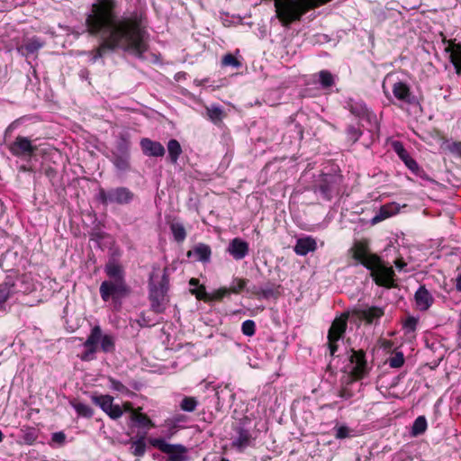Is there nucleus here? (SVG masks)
Segmentation results:
<instances>
[{
    "mask_svg": "<svg viewBox=\"0 0 461 461\" xmlns=\"http://www.w3.org/2000/svg\"><path fill=\"white\" fill-rule=\"evenodd\" d=\"M34 290V281L31 273L9 274L0 284V312L5 311V303L18 294H29Z\"/></svg>",
    "mask_w": 461,
    "mask_h": 461,
    "instance_id": "f03ea898",
    "label": "nucleus"
},
{
    "mask_svg": "<svg viewBox=\"0 0 461 461\" xmlns=\"http://www.w3.org/2000/svg\"><path fill=\"white\" fill-rule=\"evenodd\" d=\"M399 212V206L395 203H391L381 206L379 212L371 220L372 224H376Z\"/></svg>",
    "mask_w": 461,
    "mask_h": 461,
    "instance_id": "bb28decb",
    "label": "nucleus"
},
{
    "mask_svg": "<svg viewBox=\"0 0 461 461\" xmlns=\"http://www.w3.org/2000/svg\"><path fill=\"white\" fill-rule=\"evenodd\" d=\"M416 306L420 311H427L434 303V298L425 285H420L414 294Z\"/></svg>",
    "mask_w": 461,
    "mask_h": 461,
    "instance_id": "5701e85b",
    "label": "nucleus"
},
{
    "mask_svg": "<svg viewBox=\"0 0 461 461\" xmlns=\"http://www.w3.org/2000/svg\"><path fill=\"white\" fill-rule=\"evenodd\" d=\"M236 437L232 440V447L238 449L239 451H243L248 447L252 446L255 438H253L249 429L244 428L243 426H239L235 429Z\"/></svg>",
    "mask_w": 461,
    "mask_h": 461,
    "instance_id": "aec40b11",
    "label": "nucleus"
},
{
    "mask_svg": "<svg viewBox=\"0 0 461 461\" xmlns=\"http://www.w3.org/2000/svg\"><path fill=\"white\" fill-rule=\"evenodd\" d=\"M141 150L148 157H163L166 153L164 146L149 138H142L140 142Z\"/></svg>",
    "mask_w": 461,
    "mask_h": 461,
    "instance_id": "412c9836",
    "label": "nucleus"
},
{
    "mask_svg": "<svg viewBox=\"0 0 461 461\" xmlns=\"http://www.w3.org/2000/svg\"><path fill=\"white\" fill-rule=\"evenodd\" d=\"M38 438V435L34 429H29L23 436V438L26 444H33Z\"/></svg>",
    "mask_w": 461,
    "mask_h": 461,
    "instance_id": "3c124183",
    "label": "nucleus"
},
{
    "mask_svg": "<svg viewBox=\"0 0 461 461\" xmlns=\"http://www.w3.org/2000/svg\"><path fill=\"white\" fill-rule=\"evenodd\" d=\"M279 285L268 282L260 287V295L263 299L276 298L279 295Z\"/></svg>",
    "mask_w": 461,
    "mask_h": 461,
    "instance_id": "e433bc0d",
    "label": "nucleus"
},
{
    "mask_svg": "<svg viewBox=\"0 0 461 461\" xmlns=\"http://www.w3.org/2000/svg\"><path fill=\"white\" fill-rule=\"evenodd\" d=\"M353 315L360 321H364L366 324L376 325L381 317L384 315V309L378 306H363L354 309Z\"/></svg>",
    "mask_w": 461,
    "mask_h": 461,
    "instance_id": "dca6fc26",
    "label": "nucleus"
},
{
    "mask_svg": "<svg viewBox=\"0 0 461 461\" xmlns=\"http://www.w3.org/2000/svg\"><path fill=\"white\" fill-rule=\"evenodd\" d=\"M231 291L230 287H220L219 289L214 290L210 294L211 301H221L225 297H229L231 294Z\"/></svg>",
    "mask_w": 461,
    "mask_h": 461,
    "instance_id": "c03bdc74",
    "label": "nucleus"
},
{
    "mask_svg": "<svg viewBox=\"0 0 461 461\" xmlns=\"http://www.w3.org/2000/svg\"><path fill=\"white\" fill-rule=\"evenodd\" d=\"M316 249L317 242L310 236L298 239L294 248V252L299 256H306L309 252H314Z\"/></svg>",
    "mask_w": 461,
    "mask_h": 461,
    "instance_id": "b1692460",
    "label": "nucleus"
},
{
    "mask_svg": "<svg viewBox=\"0 0 461 461\" xmlns=\"http://www.w3.org/2000/svg\"><path fill=\"white\" fill-rule=\"evenodd\" d=\"M136 198V194L126 186H117L110 189L99 188L97 199L103 205L117 204L129 205Z\"/></svg>",
    "mask_w": 461,
    "mask_h": 461,
    "instance_id": "423d86ee",
    "label": "nucleus"
},
{
    "mask_svg": "<svg viewBox=\"0 0 461 461\" xmlns=\"http://www.w3.org/2000/svg\"><path fill=\"white\" fill-rule=\"evenodd\" d=\"M170 230H171L173 237L176 242L181 243L185 240L186 231L182 223H179V222L171 223Z\"/></svg>",
    "mask_w": 461,
    "mask_h": 461,
    "instance_id": "58836bf2",
    "label": "nucleus"
},
{
    "mask_svg": "<svg viewBox=\"0 0 461 461\" xmlns=\"http://www.w3.org/2000/svg\"><path fill=\"white\" fill-rule=\"evenodd\" d=\"M116 0H97L92 5V13L86 19L88 32L102 38L100 45L89 51L92 63L116 50L142 59L149 49L146 12L135 9L116 17Z\"/></svg>",
    "mask_w": 461,
    "mask_h": 461,
    "instance_id": "f257e3e1",
    "label": "nucleus"
},
{
    "mask_svg": "<svg viewBox=\"0 0 461 461\" xmlns=\"http://www.w3.org/2000/svg\"><path fill=\"white\" fill-rule=\"evenodd\" d=\"M427 427H428V423H427V420H426L425 416L417 417L412 424V427H411V436L418 437V436L422 435L426 431Z\"/></svg>",
    "mask_w": 461,
    "mask_h": 461,
    "instance_id": "c9c22d12",
    "label": "nucleus"
},
{
    "mask_svg": "<svg viewBox=\"0 0 461 461\" xmlns=\"http://www.w3.org/2000/svg\"><path fill=\"white\" fill-rule=\"evenodd\" d=\"M458 329L461 331V312H460V316H459V321H458Z\"/></svg>",
    "mask_w": 461,
    "mask_h": 461,
    "instance_id": "774afa93",
    "label": "nucleus"
},
{
    "mask_svg": "<svg viewBox=\"0 0 461 461\" xmlns=\"http://www.w3.org/2000/svg\"><path fill=\"white\" fill-rule=\"evenodd\" d=\"M335 429H336V434H335L336 438L342 439V438H346L349 437L350 429L347 426H339V427L336 428Z\"/></svg>",
    "mask_w": 461,
    "mask_h": 461,
    "instance_id": "864d4df0",
    "label": "nucleus"
},
{
    "mask_svg": "<svg viewBox=\"0 0 461 461\" xmlns=\"http://www.w3.org/2000/svg\"><path fill=\"white\" fill-rule=\"evenodd\" d=\"M168 159L172 164H176L182 153V148L178 140L175 139L169 140L167 142Z\"/></svg>",
    "mask_w": 461,
    "mask_h": 461,
    "instance_id": "c756f323",
    "label": "nucleus"
},
{
    "mask_svg": "<svg viewBox=\"0 0 461 461\" xmlns=\"http://www.w3.org/2000/svg\"><path fill=\"white\" fill-rule=\"evenodd\" d=\"M176 426L173 425L172 428H170L169 432L167 434L168 438L172 437L176 433Z\"/></svg>",
    "mask_w": 461,
    "mask_h": 461,
    "instance_id": "e2e57ef3",
    "label": "nucleus"
},
{
    "mask_svg": "<svg viewBox=\"0 0 461 461\" xmlns=\"http://www.w3.org/2000/svg\"><path fill=\"white\" fill-rule=\"evenodd\" d=\"M131 450L135 456H143L146 452L145 438L142 436L140 438L131 442Z\"/></svg>",
    "mask_w": 461,
    "mask_h": 461,
    "instance_id": "ea45409f",
    "label": "nucleus"
},
{
    "mask_svg": "<svg viewBox=\"0 0 461 461\" xmlns=\"http://www.w3.org/2000/svg\"><path fill=\"white\" fill-rule=\"evenodd\" d=\"M92 402L113 420L119 419L123 413L119 404H113V398L111 395H93Z\"/></svg>",
    "mask_w": 461,
    "mask_h": 461,
    "instance_id": "f3484780",
    "label": "nucleus"
},
{
    "mask_svg": "<svg viewBox=\"0 0 461 461\" xmlns=\"http://www.w3.org/2000/svg\"><path fill=\"white\" fill-rule=\"evenodd\" d=\"M241 331L245 336L251 337L256 332V323L252 320L243 321L241 325Z\"/></svg>",
    "mask_w": 461,
    "mask_h": 461,
    "instance_id": "a18cd8bd",
    "label": "nucleus"
},
{
    "mask_svg": "<svg viewBox=\"0 0 461 461\" xmlns=\"http://www.w3.org/2000/svg\"><path fill=\"white\" fill-rule=\"evenodd\" d=\"M226 251L233 258V259L240 261L249 255V245L241 238H234L230 240Z\"/></svg>",
    "mask_w": 461,
    "mask_h": 461,
    "instance_id": "6ab92c4d",
    "label": "nucleus"
},
{
    "mask_svg": "<svg viewBox=\"0 0 461 461\" xmlns=\"http://www.w3.org/2000/svg\"><path fill=\"white\" fill-rule=\"evenodd\" d=\"M318 77L322 89H329L335 85L334 76L328 70L320 71Z\"/></svg>",
    "mask_w": 461,
    "mask_h": 461,
    "instance_id": "4c0bfd02",
    "label": "nucleus"
},
{
    "mask_svg": "<svg viewBox=\"0 0 461 461\" xmlns=\"http://www.w3.org/2000/svg\"><path fill=\"white\" fill-rule=\"evenodd\" d=\"M383 89H384V93L385 94V95L387 96V98L389 99V101H390L391 103H393V100H392V97L390 96L389 93L385 90V86H384V84H383Z\"/></svg>",
    "mask_w": 461,
    "mask_h": 461,
    "instance_id": "69168bd1",
    "label": "nucleus"
},
{
    "mask_svg": "<svg viewBox=\"0 0 461 461\" xmlns=\"http://www.w3.org/2000/svg\"><path fill=\"white\" fill-rule=\"evenodd\" d=\"M99 343L100 349L104 353H111L115 349L114 337L111 334H103L101 327L95 325L92 328L90 334L83 344L86 350L80 356L81 360L91 361L95 359Z\"/></svg>",
    "mask_w": 461,
    "mask_h": 461,
    "instance_id": "7ed1b4c3",
    "label": "nucleus"
},
{
    "mask_svg": "<svg viewBox=\"0 0 461 461\" xmlns=\"http://www.w3.org/2000/svg\"><path fill=\"white\" fill-rule=\"evenodd\" d=\"M21 259L22 258L16 251L7 250L2 255L0 259V267L4 271L13 274L14 267L19 265Z\"/></svg>",
    "mask_w": 461,
    "mask_h": 461,
    "instance_id": "393cba45",
    "label": "nucleus"
},
{
    "mask_svg": "<svg viewBox=\"0 0 461 461\" xmlns=\"http://www.w3.org/2000/svg\"><path fill=\"white\" fill-rule=\"evenodd\" d=\"M99 292L104 302L112 299L114 303H121V300L130 294L131 288L126 280H105L101 284Z\"/></svg>",
    "mask_w": 461,
    "mask_h": 461,
    "instance_id": "6e6552de",
    "label": "nucleus"
},
{
    "mask_svg": "<svg viewBox=\"0 0 461 461\" xmlns=\"http://www.w3.org/2000/svg\"><path fill=\"white\" fill-rule=\"evenodd\" d=\"M345 108L356 117L365 120L370 126H378L375 113L370 111L363 101L349 98L346 101Z\"/></svg>",
    "mask_w": 461,
    "mask_h": 461,
    "instance_id": "2eb2a0df",
    "label": "nucleus"
},
{
    "mask_svg": "<svg viewBox=\"0 0 461 461\" xmlns=\"http://www.w3.org/2000/svg\"><path fill=\"white\" fill-rule=\"evenodd\" d=\"M169 280L166 274L162 276L160 282L157 285L153 282L149 284V299L150 301V309L155 313H162L165 312L167 303V291Z\"/></svg>",
    "mask_w": 461,
    "mask_h": 461,
    "instance_id": "0eeeda50",
    "label": "nucleus"
},
{
    "mask_svg": "<svg viewBox=\"0 0 461 461\" xmlns=\"http://www.w3.org/2000/svg\"><path fill=\"white\" fill-rule=\"evenodd\" d=\"M8 149L13 156L29 160L35 155L38 148L32 143L30 138L18 135L15 140L8 145Z\"/></svg>",
    "mask_w": 461,
    "mask_h": 461,
    "instance_id": "f8f14e48",
    "label": "nucleus"
},
{
    "mask_svg": "<svg viewBox=\"0 0 461 461\" xmlns=\"http://www.w3.org/2000/svg\"><path fill=\"white\" fill-rule=\"evenodd\" d=\"M73 407L79 416H82L85 418H91L94 415L93 409L87 404H85L82 402H77V403L73 404Z\"/></svg>",
    "mask_w": 461,
    "mask_h": 461,
    "instance_id": "37998d69",
    "label": "nucleus"
},
{
    "mask_svg": "<svg viewBox=\"0 0 461 461\" xmlns=\"http://www.w3.org/2000/svg\"><path fill=\"white\" fill-rule=\"evenodd\" d=\"M20 120H15L11 122L8 127L5 131V140L6 141L8 138L12 136L13 131L18 127Z\"/></svg>",
    "mask_w": 461,
    "mask_h": 461,
    "instance_id": "5fc2aeb1",
    "label": "nucleus"
},
{
    "mask_svg": "<svg viewBox=\"0 0 461 461\" xmlns=\"http://www.w3.org/2000/svg\"><path fill=\"white\" fill-rule=\"evenodd\" d=\"M248 279L234 277L232 279L230 289L232 294H239L247 288Z\"/></svg>",
    "mask_w": 461,
    "mask_h": 461,
    "instance_id": "a19ab883",
    "label": "nucleus"
},
{
    "mask_svg": "<svg viewBox=\"0 0 461 461\" xmlns=\"http://www.w3.org/2000/svg\"><path fill=\"white\" fill-rule=\"evenodd\" d=\"M221 63L225 67L231 66L236 68L241 66V63L230 53L223 56Z\"/></svg>",
    "mask_w": 461,
    "mask_h": 461,
    "instance_id": "09e8293b",
    "label": "nucleus"
},
{
    "mask_svg": "<svg viewBox=\"0 0 461 461\" xmlns=\"http://www.w3.org/2000/svg\"><path fill=\"white\" fill-rule=\"evenodd\" d=\"M339 396L345 400H348L353 396V393L350 389L344 387L339 392Z\"/></svg>",
    "mask_w": 461,
    "mask_h": 461,
    "instance_id": "13d9d810",
    "label": "nucleus"
},
{
    "mask_svg": "<svg viewBox=\"0 0 461 461\" xmlns=\"http://www.w3.org/2000/svg\"><path fill=\"white\" fill-rule=\"evenodd\" d=\"M190 285L196 286L199 284V281L195 278H191L189 281Z\"/></svg>",
    "mask_w": 461,
    "mask_h": 461,
    "instance_id": "0e129e2a",
    "label": "nucleus"
},
{
    "mask_svg": "<svg viewBox=\"0 0 461 461\" xmlns=\"http://www.w3.org/2000/svg\"><path fill=\"white\" fill-rule=\"evenodd\" d=\"M393 3H388V4L386 5V8H387V9H394V7L393 6Z\"/></svg>",
    "mask_w": 461,
    "mask_h": 461,
    "instance_id": "338daca9",
    "label": "nucleus"
},
{
    "mask_svg": "<svg viewBox=\"0 0 461 461\" xmlns=\"http://www.w3.org/2000/svg\"><path fill=\"white\" fill-rule=\"evenodd\" d=\"M341 183L340 175L321 174L314 180L312 190L321 199L330 201L339 194Z\"/></svg>",
    "mask_w": 461,
    "mask_h": 461,
    "instance_id": "39448f33",
    "label": "nucleus"
},
{
    "mask_svg": "<svg viewBox=\"0 0 461 461\" xmlns=\"http://www.w3.org/2000/svg\"><path fill=\"white\" fill-rule=\"evenodd\" d=\"M408 169L416 176L426 182H434V180L425 172V170L420 167L417 161L413 158L406 165Z\"/></svg>",
    "mask_w": 461,
    "mask_h": 461,
    "instance_id": "2f4dec72",
    "label": "nucleus"
},
{
    "mask_svg": "<svg viewBox=\"0 0 461 461\" xmlns=\"http://www.w3.org/2000/svg\"><path fill=\"white\" fill-rule=\"evenodd\" d=\"M348 313H342L336 318L328 331V348L331 357L338 351V342L343 339L348 326Z\"/></svg>",
    "mask_w": 461,
    "mask_h": 461,
    "instance_id": "9d476101",
    "label": "nucleus"
},
{
    "mask_svg": "<svg viewBox=\"0 0 461 461\" xmlns=\"http://www.w3.org/2000/svg\"><path fill=\"white\" fill-rule=\"evenodd\" d=\"M198 405V402L194 397L185 396L180 402V408L185 411H194Z\"/></svg>",
    "mask_w": 461,
    "mask_h": 461,
    "instance_id": "79ce46f5",
    "label": "nucleus"
},
{
    "mask_svg": "<svg viewBox=\"0 0 461 461\" xmlns=\"http://www.w3.org/2000/svg\"><path fill=\"white\" fill-rule=\"evenodd\" d=\"M115 168L121 172L131 169V140L127 132H122L117 136L111 155L107 157Z\"/></svg>",
    "mask_w": 461,
    "mask_h": 461,
    "instance_id": "20e7f679",
    "label": "nucleus"
},
{
    "mask_svg": "<svg viewBox=\"0 0 461 461\" xmlns=\"http://www.w3.org/2000/svg\"><path fill=\"white\" fill-rule=\"evenodd\" d=\"M131 420L140 428L154 427L153 422L146 414L138 412L134 410L131 412Z\"/></svg>",
    "mask_w": 461,
    "mask_h": 461,
    "instance_id": "473e14b6",
    "label": "nucleus"
},
{
    "mask_svg": "<svg viewBox=\"0 0 461 461\" xmlns=\"http://www.w3.org/2000/svg\"><path fill=\"white\" fill-rule=\"evenodd\" d=\"M367 269L370 270V276L377 285L384 287L393 285L394 271L392 267L386 266L380 257H378L377 262Z\"/></svg>",
    "mask_w": 461,
    "mask_h": 461,
    "instance_id": "9b49d317",
    "label": "nucleus"
},
{
    "mask_svg": "<svg viewBox=\"0 0 461 461\" xmlns=\"http://www.w3.org/2000/svg\"><path fill=\"white\" fill-rule=\"evenodd\" d=\"M348 359V370L355 379H361L368 374L369 367L364 350H355L354 348H351Z\"/></svg>",
    "mask_w": 461,
    "mask_h": 461,
    "instance_id": "4468645a",
    "label": "nucleus"
},
{
    "mask_svg": "<svg viewBox=\"0 0 461 461\" xmlns=\"http://www.w3.org/2000/svg\"><path fill=\"white\" fill-rule=\"evenodd\" d=\"M246 291L248 293H250L252 295L258 297V298H261V295H260V287H258L256 285L252 286V287H249V288H246Z\"/></svg>",
    "mask_w": 461,
    "mask_h": 461,
    "instance_id": "bf43d9fd",
    "label": "nucleus"
},
{
    "mask_svg": "<svg viewBox=\"0 0 461 461\" xmlns=\"http://www.w3.org/2000/svg\"><path fill=\"white\" fill-rule=\"evenodd\" d=\"M206 114L212 122L218 125L224 117V111L219 105H211L206 107Z\"/></svg>",
    "mask_w": 461,
    "mask_h": 461,
    "instance_id": "7c9ffc66",
    "label": "nucleus"
},
{
    "mask_svg": "<svg viewBox=\"0 0 461 461\" xmlns=\"http://www.w3.org/2000/svg\"><path fill=\"white\" fill-rule=\"evenodd\" d=\"M104 272L109 280H125L123 267L114 258L109 259L106 263Z\"/></svg>",
    "mask_w": 461,
    "mask_h": 461,
    "instance_id": "a878e982",
    "label": "nucleus"
},
{
    "mask_svg": "<svg viewBox=\"0 0 461 461\" xmlns=\"http://www.w3.org/2000/svg\"><path fill=\"white\" fill-rule=\"evenodd\" d=\"M417 320L414 318V317H409L406 319L405 322H404V327L410 330V331H413L415 330L416 327H417Z\"/></svg>",
    "mask_w": 461,
    "mask_h": 461,
    "instance_id": "6e6d98bb",
    "label": "nucleus"
},
{
    "mask_svg": "<svg viewBox=\"0 0 461 461\" xmlns=\"http://www.w3.org/2000/svg\"><path fill=\"white\" fill-rule=\"evenodd\" d=\"M108 383H109V387L113 391L119 392L121 393H129V389L124 384H122L120 381H118L113 377H109Z\"/></svg>",
    "mask_w": 461,
    "mask_h": 461,
    "instance_id": "49530a36",
    "label": "nucleus"
},
{
    "mask_svg": "<svg viewBox=\"0 0 461 461\" xmlns=\"http://www.w3.org/2000/svg\"><path fill=\"white\" fill-rule=\"evenodd\" d=\"M45 45V41L39 37L33 36L23 41L17 47V51L24 57L35 54Z\"/></svg>",
    "mask_w": 461,
    "mask_h": 461,
    "instance_id": "4be33fe9",
    "label": "nucleus"
},
{
    "mask_svg": "<svg viewBox=\"0 0 461 461\" xmlns=\"http://www.w3.org/2000/svg\"><path fill=\"white\" fill-rule=\"evenodd\" d=\"M392 148L393 151L398 155V157L401 158V160L404 163L406 166L409 161H411L413 158L411 157L409 152L405 149L403 147V144L399 140H394L392 142Z\"/></svg>",
    "mask_w": 461,
    "mask_h": 461,
    "instance_id": "f704fd0d",
    "label": "nucleus"
},
{
    "mask_svg": "<svg viewBox=\"0 0 461 461\" xmlns=\"http://www.w3.org/2000/svg\"><path fill=\"white\" fill-rule=\"evenodd\" d=\"M392 92L393 97L402 104L409 105L418 104L417 97L411 93L410 86L405 82H395L393 85Z\"/></svg>",
    "mask_w": 461,
    "mask_h": 461,
    "instance_id": "a211bd4d",
    "label": "nucleus"
},
{
    "mask_svg": "<svg viewBox=\"0 0 461 461\" xmlns=\"http://www.w3.org/2000/svg\"><path fill=\"white\" fill-rule=\"evenodd\" d=\"M191 293L195 295L198 300L205 302L211 301L210 294H207L206 289L203 285H201L198 289L191 290Z\"/></svg>",
    "mask_w": 461,
    "mask_h": 461,
    "instance_id": "8fccbe9b",
    "label": "nucleus"
},
{
    "mask_svg": "<svg viewBox=\"0 0 461 461\" xmlns=\"http://www.w3.org/2000/svg\"><path fill=\"white\" fill-rule=\"evenodd\" d=\"M447 149L450 153L461 158V141H452L448 143Z\"/></svg>",
    "mask_w": 461,
    "mask_h": 461,
    "instance_id": "603ef678",
    "label": "nucleus"
},
{
    "mask_svg": "<svg viewBox=\"0 0 461 461\" xmlns=\"http://www.w3.org/2000/svg\"><path fill=\"white\" fill-rule=\"evenodd\" d=\"M352 258L357 261L356 265L361 264L366 268H370L378 260V256L372 254L366 240L356 241L349 249Z\"/></svg>",
    "mask_w": 461,
    "mask_h": 461,
    "instance_id": "ddd939ff",
    "label": "nucleus"
},
{
    "mask_svg": "<svg viewBox=\"0 0 461 461\" xmlns=\"http://www.w3.org/2000/svg\"><path fill=\"white\" fill-rule=\"evenodd\" d=\"M456 287L457 291L461 292V274L456 277Z\"/></svg>",
    "mask_w": 461,
    "mask_h": 461,
    "instance_id": "680f3d73",
    "label": "nucleus"
},
{
    "mask_svg": "<svg viewBox=\"0 0 461 461\" xmlns=\"http://www.w3.org/2000/svg\"><path fill=\"white\" fill-rule=\"evenodd\" d=\"M347 140L351 144L356 143L362 136L363 131L360 129L359 124H348L345 130Z\"/></svg>",
    "mask_w": 461,
    "mask_h": 461,
    "instance_id": "72a5a7b5",
    "label": "nucleus"
},
{
    "mask_svg": "<svg viewBox=\"0 0 461 461\" xmlns=\"http://www.w3.org/2000/svg\"><path fill=\"white\" fill-rule=\"evenodd\" d=\"M446 51L449 53L451 63L454 65L456 73H461V42L450 43Z\"/></svg>",
    "mask_w": 461,
    "mask_h": 461,
    "instance_id": "cd10ccee",
    "label": "nucleus"
},
{
    "mask_svg": "<svg viewBox=\"0 0 461 461\" xmlns=\"http://www.w3.org/2000/svg\"><path fill=\"white\" fill-rule=\"evenodd\" d=\"M389 366L393 368H399L404 364V357L402 352H397L388 360Z\"/></svg>",
    "mask_w": 461,
    "mask_h": 461,
    "instance_id": "de8ad7c7",
    "label": "nucleus"
},
{
    "mask_svg": "<svg viewBox=\"0 0 461 461\" xmlns=\"http://www.w3.org/2000/svg\"><path fill=\"white\" fill-rule=\"evenodd\" d=\"M149 444L168 456L167 461H188L187 447L181 444H169L160 438H149Z\"/></svg>",
    "mask_w": 461,
    "mask_h": 461,
    "instance_id": "1a4fd4ad",
    "label": "nucleus"
},
{
    "mask_svg": "<svg viewBox=\"0 0 461 461\" xmlns=\"http://www.w3.org/2000/svg\"><path fill=\"white\" fill-rule=\"evenodd\" d=\"M394 265H395L396 268H398L399 270H402L406 266V263L403 262L402 259H398L394 262Z\"/></svg>",
    "mask_w": 461,
    "mask_h": 461,
    "instance_id": "052dcab7",
    "label": "nucleus"
},
{
    "mask_svg": "<svg viewBox=\"0 0 461 461\" xmlns=\"http://www.w3.org/2000/svg\"><path fill=\"white\" fill-rule=\"evenodd\" d=\"M51 439L53 442L62 445L66 440V435L62 431L55 432L52 434Z\"/></svg>",
    "mask_w": 461,
    "mask_h": 461,
    "instance_id": "4d7b16f0",
    "label": "nucleus"
},
{
    "mask_svg": "<svg viewBox=\"0 0 461 461\" xmlns=\"http://www.w3.org/2000/svg\"><path fill=\"white\" fill-rule=\"evenodd\" d=\"M194 253L197 259L201 262L206 263L211 259L212 249L209 245L204 243H198L193 249V251L187 253L188 257Z\"/></svg>",
    "mask_w": 461,
    "mask_h": 461,
    "instance_id": "c85d7f7f",
    "label": "nucleus"
}]
</instances>
